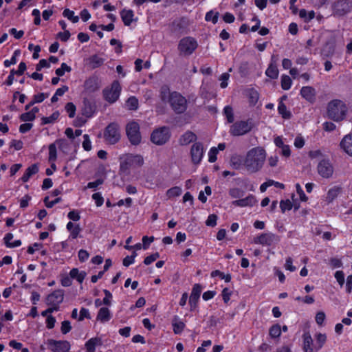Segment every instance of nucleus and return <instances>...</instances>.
<instances>
[{
	"label": "nucleus",
	"mask_w": 352,
	"mask_h": 352,
	"mask_svg": "<svg viewBox=\"0 0 352 352\" xmlns=\"http://www.w3.org/2000/svg\"><path fill=\"white\" fill-rule=\"evenodd\" d=\"M265 159V150L261 147H256L247 153L243 164L248 170L256 173L262 168Z\"/></svg>",
	"instance_id": "obj_1"
},
{
	"label": "nucleus",
	"mask_w": 352,
	"mask_h": 352,
	"mask_svg": "<svg viewBox=\"0 0 352 352\" xmlns=\"http://www.w3.org/2000/svg\"><path fill=\"white\" fill-rule=\"evenodd\" d=\"M160 97L163 101H168L173 110L177 113H182L186 110L187 100L181 94L170 92L169 89L164 87L161 89Z\"/></svg>",
	"instance_id": "obj_2"
},
{
	"label": "nucleus",
	"mask_w": 352,
	"mask_h": 352,
	"mask_svg": "<svg viewBox=\"0 0 352 352\" xmlns=\"http://www.w3.org/2000/svg\"><path fill=\"white\" fill-rule=\"evenodd\" d=\"M347 108L345 104L340 100L331 101L327 106V115L329 118L338 122L342 120L346 113Z\"/></svg>",
	"instance_id": "obj_3"
},
{
	"label": "nucleus",
	"mask_w": 352,
	"mask_h": 352,
	"mask_svg": "<svg viewBox=\"0 0 352 352\" xmlns=\"http://www.w3.org/2000/svg\"><path fill=\"white\" fill-rule=\"evenodd\" d=\"M198 47L197 41L192 36H185L178 43L177 50L184 56L191 55Z\"/></svg>",
	"instance_id": "obj_4"
},
{
	"label": "nucleus",
	"mask_w": 352,
	"mask_h": 352,
	"mask_svg": "<svg viewBox=\"0 0 352 352\" xmlns=\"http://www.w3.org/2000/svg\"><path fill=\"white\" fill-rule=\"evenodd\" d=\"M144 164V159L140 155L128 154L121 158L120 170L127 171L129 168L140 167Z\"/></svg>",
	"instance_id": "obj_5"
},
{
	"label": "nucleus",
	"mask_w": 352,
	"mask_h": 352,
	"mask_svg": "<svg viewBox=\"0 0 352 352\" xmlns=\"http://www.w3.org/2000/svg\"><path fill=\"white\" fill-rule=\"evenodd\" d=\"M122 87L118 80H114L103 90L104 98L109 103H113L118 100L121 93Z\"/></svg>",
	"instance_id": "obj_6"
},
{
	"label": "nucleus",
	"mask_w": 352,
	"mask_h": 352,
	"mask_svg": "<svg viewBox=\"0 0 352 352\" xmlns=\"http://www.w3.org/2000/svg\"><path fill=\"white\" fill-rule=\"evenodd\" d=\"M170 134L168 127L162 126L155 129L151 134V141L157 144H165L170 138Z\"/></svg>",
	"instance_id": "obj_7"
},
{
	"label": "nucleus",
	"mask_w": 352,
	"mask_h": 352,
	"mask_svg": "<svg viewBox=\"0 0 352 352\" xmlns=\"http://www.w3.org/2000/svg\"><path fill=\"white\" fill-rule=\"evenodd\" d=\"M126 131L131 143L134 145L138 144L141 141L140 126L136 122H130L126 126Z\"/></svg>",
	"instance_id": "obj_8"
},
{
	"label": "nucleus",
	"mask_w": 352,
	"mask_h": 352,
	"mask_svg": "<svg viewBox=\"0 0 352 352\" xmlns=\"http://www.w3.org/2000/svg\"><path fill=\"white\" fill-rule=\"evenodd\" d=\"M104 137L105 140L111 144L118 142L120 138V127L116 123L109 124L104 131Z\"/></svg>",
	"instance_id": "obj_9"
},
{
	"label": "nucleus",
	"mask_w": 352,
	"mask_h": 352,
	"mask_svg": "<svg viewBox=\"0 0 352 352\" xmlns=\"http://www.w3.org/2000/svg\"><path fill=\"white\" fill-rule=\"evenodd\" d=\"M205 150L202 143H194L190 151L191 162L195 165H198L201 163L204 155Z\"/></svg>",
	"instance_id": "obj_10"
},
{
	"label": "nucleus",
	"mask_w": 352,
	"mask_h": 352,
	"mask_svg": "<svg viewBox=\"0 0 352 352\" xmlns=\"http://www.w3.org/2000/svg\"><path fill=\"white\" fill-rule=\"evenodd\" d=\"M252 129V124L248 121H239L233 124L230 132L235 136L243 135L249 132Z\"/></svg>",
	"instance_id": "obj_11"
},
{
	"label": "nucleus",
	"mask_w": 352,
	"mask_h": 352,
	"mask_svg": "<svg viewBox=\"0 0 352 352\" xmlns=\"http://www.w3.org/2000/svg\"><path fill=\"white\" fill-rule=\"evenodd\" d=\"M47 346L52 352H68L70 350L71 344L67 340H48Z\"/></svg>",
	"instance_id": "obj_12"
},
{
	"label": "nucleus",
	"mask_w": 352,
	"mask_h": 352,
	"mask_svg": "<svg viewBox=\"0 0 352 352\" xmlns=\"http://www.w3.org/2000/svg\"><path fill=\"white\" fill-rule=\"evenodd\" d=\"M278 241V236L270 232L261 234L253 240L254 243L263 245H272Z\"/></svg>",
	"instance_id": "obj_13"
},
{
	"label": "nucleus",
	"mask_w": 352,
	"mask_h": 352,
	"mask_svg": "<svg viewBox=\"0 0 352 352\" xmlns=\"http://www.w3.org/2000/svg\"><path fill=\"white\" fill-rule=\"evenodd\" d=\"M275 146L279 149L280 155L285 158H289L292 155L291 146L285 142L282 136H276L274 138Z\"/></svg>",
	"instance_id": "obj_14"
},
{
	"label": "nucleus",
	"mask_w": 352,
	"mask_h": 352,
	"mask_svg": "<svg viewBox=\"0 0 352 352\" xmlns=\"http://www.w3.org/2000/svg\"><path fill=\"white\" fill-rule=\"evenodd\" d=\"M318 174L323 178H329L333 173V167L329 160L322 159L317 167Z\"/></svg>",
	"instance_id": "obj_15"
},
{
	"label": "nucleus",
	"mask_w": 352,
	"mask_h": 352,
	"mask_svg": "<svg viewBox=\"0 0 352 352\" xmlns=\"http://www.w3.org/2000/svg\"><path fill=\"white\" fill-rule=\"evenodd\" d=\"M63 300V292L61 290H56L48 295L46 302L53 307H58Z\"/></svg>",
	"instance_id": "obj_16"
},
{
	"label": "nucleus",
	"mask_w": 352,
	"mask_h": 352,
	"mask_svg": "<svg viewBox=\"0 0 352 352\" xmlns=\"http://www.w3.org/2000/svg\"><path fill=\"white\" fill-rule=\"evenodd\" d=\"M351 10V5L346 1H338L334 6V11L339 16L344 15Z\"/></svg>",
	"instance_id": "obj_17"
},
{
	"label": "nucleus",
	"mask_w": 352,
	"mask_h": 352,
	"mask_svg": "<svg viewBox=\"0 0 352 352\" xmlns=\"http://www.w3.org/2000/svg\"><path fill=\"white\" fill-rule=\"evenodd\" d=\"M340 146L348 155L352 157V134H347L342 139Z\"/></svg>",
	"instance_id": "obj_18"
},
{
	"label": "nucleus",
	"mask_w": 352,
	"mask_h": 352,
	"mask_svg": "<svg viewBox=\"0 0 352 352\" xmlns=\"http://www.w3.org/2000/svg\"><path fill=\"white\" fill-rule=\"evenodd\" d=\"M201 292L202 287L200 285L195 284L193 286L189 299V303L190 305L191 309H193L196 307Z\"/></svg>",
	"instance_id": "obj_19"
},
{
	"label": "nucleus",
	"mask_w": 352,
	"mask_h": 352,
	"mask_svg": "<svg viewBox=\"0 0 352 352\" xmlns=\"http://www.w3.org/2000/svg\"><path fill=\"white\" fill-rule=\"evenodd\" d=\"M102 345V339L99 337H94L89 339L85 344L86 352H95L96 348Z\"/></svg>",
	"instance_id": "obj_20"
},
{
	"label": "nucleus",
	"mask_w": 352,
	"mask_h": 352,
	"mask_svg": "<svg viewBox=\"0 0 352 352\" xmlns=\"http://www.w3.org/2000/svg\"><path fill=\"white\" fill-rule=\"evenodd\" d=\"M257 203L256 197L252 195H249L243 199H240L233 201V204L239 207L253 206Z\"/></svg>",
	"instance_id": "obj_21"
},
{
	"label": "nucleus",
	"mask_w": 352,
	"mask_h": 352,
	"mask_svg": "<svg viewBox=\"0 0 352 352\" xmlns=\"http://www.w3.org/2000/svg\"><path fill=\"white\" fill-rule=\"evenodd\" d=\"M120 16L124 24L126 26H129L133 21L136 19L134 17V12L130 9H123L120 12Z\"/></svg>",
	"instance_id": "obj_22"
},
{
	"label": "nucleus",
	"mask_w": 352,
	"mask_h": 352,
	"mask_svg": "<svg viewBox=\"0 0 352 352\" xmlns=\"http://www.w3.org/2000/svg\"><path fill=\"white\" fill-rule=\"evenodd\" d=\"M300 95L307 101L312 102L315 100L316 91L311 87L305 86L302 87L300 90Z\"/></svg>",
	"instance_id": "obj_23"
},
{
	"label": "nucleus",
	"mask_w": 352,
	"mask_h": 352,
	"mask_svg": "<svg viewBox=\"0 0 352 352\" xmlns=\"http://www.w3.org/2000/svg\"><path fill=\"white\" fill-rule=\"evenodd\" d=\"M278 69L276 66V61L272 57L271 63L265 71V75L272 79H276L278 76Z\"/></svg>",
	"instance_id": "obj_24"
},
{
	"label": "nucleus",
	"mask_w": 352,
	"mask_h": 352,
	"mask_svg": "<svg viewBox=\"0 0 352 352\" xmlns=\"http://www.w3.org/2000/svg\"><path fill=\"white\" fill-rule=\"evenodd\" d=\"M292 201L289 199L283 200L280 203V207L283 212L289 210L294 207L296 210L298 209L300 204L294 199V195L292 196Z\"/></svg>",
	"instance_id": "obj_25"
},
{
	"label": "nucleus",
	"mask_w": 352,
	"mask_h": 352,
	"mask_svg": "<svg viewBox=\"0 0 352 352\" xmlns=\"http://www.w3.org/2000/svg\"><path fill=\"white\" fill-rule=\"evenodd\" d=\"M226 148V144L225 143H220L218 144L217 147H212L210 151H208V161L211 163L214 162L217 157V154L219 151H223Z\"/></svg>",
	"instance_id": "obj_26"
},
{
	"label": "nucleus",
	"mask_w": 352,
	"mask_h": 352,
	"mask_svg": "<svg viewBox=\"0 0 352 352\" xmlns=\"http://www.w3.org/2000/svg\"><path fill=\"white\" fill-rule=\"evenodd\" d=\"M197 135L192 131H186L179 138V143L182 145H188L195 141Z\"/></svg>",
	"instance_id": "obj_27"
},
{
	"label": "nucleus",
	"mask_w": 352,
	"mask_h": 352,
	"mask_svg": "<svg viewBox=\"0 0 352 352\" xmlns=\"http://www.w3.org/2000/svg\"><path fill=\"white\" fill-rule=\"evenodd\" d=\"M13 234L12 233H8L5 235L3 238L4 243L7 248H14L19 247L21 245V240H15L12 241L13 239Z\"/></svg>",
	"instance_id": "obj_28"
},
{
	"label": "nucleus",
	"mask_w": 352,
	"mask_h": 352,
	"mask_svg": "<svg viewBox=\"0 0 352 352\" xmlns=\"http://www.w3.org/2000/svg\"><path fill=\"white\" fill-rule=\"evenodd\" d=\"M340 188L338 186H334L331 188H330L325 197L324 201L327 204H329L331 203L340 194Z\"/></svg>",
	"instance_id": "obj_29"
},
{
	"label": "nucleus",
	"mask_w": 352,
	"mask_h": 352,
	"mask_svg": "<svg viewBox=\"0 0 352 352\" xmlns=\"http://www.w3.org/2000/svg\"><path fill=\"white\" fill-rule=\"evenodd\" d=\"M172 325L173 331L175 334H180L185 327L184 322L178 316H175L173 318L172 320Z\"/></svg>",
	"instance_id": "obj_30"
},
{
	"label": "nucleus",
	"mask_w": 352,
	"mask_h": 352,
	"mask_svg": "<svg viewBox=\"0 0 352 352\" xmlns=\"http://www.w3.org/2000/svg\"><path fill=\"white\" fill-rule=\"evenodd\" d=\"M38 172V166L36 164H32L26 169L25 173L21 177V180L23 182H27L32 175L36 174Z\"/></svg>",
	"instance_id": "obj_31"
},
{
	"label": "nucleus",
	"mask_w": 352,
	"mask_h": 352,
	"mask_svg": "<svg viewBox=\"0 0 352 352\" xmlns=\"http://www.w3.org/2000/svg\"><path fill=\"white\" fill-rule=\"evenodd\" d=\"M312 344L313 340L311 335L309 333H305L303 334V349L305 352H314Z\"/></svg>",
	"instance_id": "obj_32"
},
{
	"label": "nucleus",
	"mask_w": 352,
	"mask_h": 352,
	"mask_svg": "<svg viewBox=\"0 0 352 352\" xmlns=\"http://www.w3.org/2000/svg\"><path fill=\"white\" fill-rule=\"evenodd\" d=\"M110 319L111 315L109 309L106 307L100 308L97 316V320L102 322H105Z\"/></svg>",
	"instance_id": "obj_33"
},
{
	"label": "nucleus",
	"mask_w": 352,
	"mask_h": 352,
	"mask_svg": "<svg viewBox=\"0 0 352 352\" xmlns=\"http://www.w3.org/2000/svg\"><path fill=\"white\" fill-rule=\"evenodd\" d=\"M69 276L72 278H75L78 282L82 283L86 277V273L84 271L80 272L77 268H73L69 272Z\"/></svg>",
	"instance_id": "obj_34"
},
{
	"label": "nucleus",
	"mask_w": 352,
	"mask_h": 352,
	"mask_svg": "<svg viewBox=\"0 0 352 352\" xmlns=\"http://www.w3.org/2000/svg\"><path fill=\"white\" fill-rule=\"evenodd\" d=\"M278 113L284 118L289 119L290 118L292 114L291 112L287 110V107L282 101H279L278 106Z\"/></svg>",
	"instance_id": "obj_35"
},
{
	"label": "nucleus",
	"mask_w": 352,
	"mask_h": 352,
	"mask_svg": "<svg viewBox=\"0 0 352 352\" xmlns=\"http://www.w3.org/2000/svg\"><path fill=\"white\" fill-rule=\"evenodd\" d=\"M299 16L305 22H309L315 17L314 11L311 10L307 12V10L302 9L299 11Z\"/></svg>",
	"instance_id": "obj_36"
},
{
	"label": "nucleus",
	"mask_w": 352,
	"mask_h": 352,
	"mask_svg": "<svg viewBox=\"0 0 352 352\" xmlns=\"http://www.w3.org/2000/svg\"><path fill=\"white\" fill-rule=\"evenodd\" d=\"M138 100L135 96H131L126 102V107L129 110H136L138 108Z\"/></svg>",
	"instance_id": "obj_37"
},
{
	"label": "nucleus",
	"mask_w": 352,
	"mask_h": 352,
	"mask_svg": "<svg viewBox=\"0 0 352 352\" xmlns=\"http://www.w3.org/2000/svg\"><path fill=\"white\" fill-rule=\"evenodd\" d=\"M305 137L301 133H298L294 138V146L296 148L300 149L305 145Z\"/></svg>",
	"instance_id": "obj_38"
},
{
	"label": "nucleus",
	"mask_w": 352,
	"mask_h": 352,
	"mask_svg": "<svg viewBox=\"0 0 352 352\" xmlns=\"http://www.w3.org/2000/svg\"><path fill=\"white\" fill-rule=\"evenodd\" d=\"M63 15L64 17L67 18L72 23H77L79 21V17L74 14V12L70 10L69 9H65L63 12Z\"/></svg>",
	"instance_id": "obj_39"
},
{
	"label": "nucleus",
	"mask_w": 352,
	"mask_h": 352,
	"mask_svg": "<svg viewBox=\"0 0 352 352\" xmlns=\"http://www.w3.org/2000/svg\"><path fill=\"white\" fill-rule=\"evenodd\" d=\"M280 84H281V87L283 89L288 90L292 87V80L289 76L282 75Z\"/></svg>",
	"instance_id": "obj_40"
},
{
	"label": "nucleus",
	"mask_w": 352,
	"mask_h": 352,
	"mask_svg": "<svg viewBox=\"0 0 352 352\" xmlns=\"http://www.w3.org/2000/svg\"><path fill=\"white\" fill-rule=\"evenodd\" d=\"M317 349H321L327 341V336L325 333H318L315 336Z\"/></svg>",
	"instance_id": "obj_41"
},
{
	"label": "nucleus",
	"mask_w": 352,
	"mask_h": 352,
	"mask_svg": "<svg viewBox=\"0 0 352 352\" xmlns=\"http://www.w3.org/2000/svg\"><path fill=\"white\" fill-rule=\"evenodd\" d=\"M182 190L179 186H174L168 189L166 192V196L170 199L179 196L182 194Z\"/></svg>",
	"instance_id": "obj_42"
},
{
	"label": "nucleus",
	"mask_w": 352,
	"mask_h": 352,
	"mask_svg": "<svg viewBox=\"0 0 352 352\" xmlns=\"http://www.w3.org/2000/svg\"><path fill=\"white\" fill-rule=\"evenodd\" d=\"M218 18L219 12L210 10L206 13L205 20L206 21H211L213 24H215L218 21Z\"/></svg>",
	"instance_id": "obj_43"
},
{
	"label": "nucleus",
	"mask_w": 352,
	"mask_h": 352,
	"mask_svg": "<svg viewBox=\"0 0 352 352\" xmlns=\"http://www.w3.org/2000/svg\"><path fill=\"white\" fill-rule=\"evenodd\" d=\"M270 336L272 338H278L281 334V327L279 324H276L273 325L270 329L269 331Z\"/></svg>",
	"instance_id": "obj_44"
},
{
	"label": "nucleus",
	"mask_w": 352,
	"mask_h": 352,
	"mask_svg": "<svg viewBox=\"0 0 352 352\" xmlns=\"http://www.w3.org/2000/svg\"><path fill=\"white\" fill-rule=\"evenodd\" d=\"M57 157L56 146L52 144L49 146V161L54 162Z\"/></svg>",
	"instance_id": "obj_45"
},
{
	"label": "nucleus",
	"mask_w": 352,
	"mask_h": 352,
	"mask_svg": "<svg viewBox=\"0 0 352 352\" xmlns=\"http://www.w3.org/2000/svg\"><path fill=\"white\" fill-rule=\"evenodd\" d=\"M230 76L229 73H223L219 76V80L221 82L220 87L222 89H225L228 87Z\"/></svg>",
	"instance_id": "obj_46"
},
{
	"label": "nucleus",
	"mask_w": 352,
	"mask_h": 352,
	"mask_svg": "<svg viewBox=\"0 0 352 352\" xmlns=\"http://www.w3.org/2000/svg\"><path fill=\"white\" fill-rule=\"evenodd\" d=\"M59 115L60 114L58 111L54 112L50 116L43 118L42 122L44 124L53 123L58 118Z\"/></svg>",
	"instance_id": "obj_47"
},
{
	"label": "nucleus",
	"mask_w": 352,
	"mask_h": 352,
	"mask_svg": "<svg viewBox=\"0 0 352 352\" xmlns=\"http://www.w3.org/2000/svg\"><path fill=\"white\" fill-rule=\"evenodd\" d=\"M71 70L72 68L69 66H68L66 63H63L60 65V67L56 70V74L58 76H62L65 74V72H69Z\"/></svg>",
	"instance_id": "obj_48"
},
{
	"label": "nucleus",
	"mask_w": 352,
	"mask_h": 352,
	"mask_svg": "<svg viewBox=\"0 0 352 352\" xmlns=\"http://www.w3.org/2000/svg\"><path fill=\"white\" fill-rule=\"evenodd\" d=\"M224 115L226 116L228 122L231 123L234 121L233 110L231 107L226 106L223 109Z\"/></svg>",
	"instance_id": "obj_49"
},
{
	"label": "nucleus",
	"mask_w": 352,
	"mask_h": 352,
	"mask_svg": "<svg viewBox=\"0 0 352 352\" xmlns=\"http://www.w3.org/2000/svg\"><path fill=\"white\" fill-rule=\"evenodd\" d=\"M19 51H15L10 60L7 59L4 61L3 64L5 67H9L10 65L16 64L17 62L16 57L19 56Z\"/></svg>",
	"instance_id": "obj_50"
},
{
	"label": "nucleus",
	"mask_w": 352,
	"mask_h": 352,
	"mask_svg": "<svg viewBox=\"0 0 352 352\" xmlns=\"http://www.w3.org/2000/svg\"><path fill=\"white\" fill-rule=\"evenodd\" d=\"M65 109L69 118L74 117L76 109V106L72 102H68L65 105Z\"/></svg>",
	"instance_id": "obj_51"
},
{
	"label": "nucleus",
	"mask_w": 352,
	"mask_h": 352,
	"mask_svg": "<svg viewBox=\"0 0 352 352\" xmlns=\"http://www.w3.org/2000/svg\"><path fill=\"white\" fill-rule=\"evenodd\" d=\"M295 187H296V192H297V194L299 196L300 200L301 201H304V202L307 201V199H308V197L305 194V192H304L302 187L300 186V185L299 184H296L295 185Z\"/></svg>",
	"instance_id": "obj_52"
},
{
	"label": "nucleus",
	"mask_w": 352,
	"mask_h": 352,
	"mask_svg": "<svg viewBox=\"0 0 352 352\" xmlns=\"http://www.w3.org/2000/svg\"><path fill=\"white\" fill-rule=\"evenodd\" d=\"M244 192L239 188H232L229 190V195L232 198H239L242 197Z\"/></svg>",
	"instance_id": "obj_53"
},
{
	"label": "nucleus",
	"mask_w": 352,
	"mask_h": 352,
	"mask_svg": "<svg viewBox=\"0 0 352 352\" xmlns=\"http://www.w3.org/2000/svg\"><path fill=\"white\" fill-rule=\"evenodd\" d=\"M334 277L336 279V280L338 283V284L341 287H342L344 283V272L342 271H340V270L336 271L335 274H334Z\"/></svg>",
	"instance_id": "obj_54"
},
{
	"label": "nucleus",
	"mask_w": 352,
	"mask_h": 352,
	"mask_svg": "<svg viewBox=\"0 0 352 352\" xmlns=\"http://www.w3.org/2000/svg\"><path fill=\"white\" fill-rule=\"evenodd\" d=\"M82 144L85 151H89L91 149V142L88 135L85 134L83 135V142Z\"/></svg>",
	"instance_id": "obj_55"
},
{
	"label": "nucleus",
	"mask_w": 352,
	"mask_h": 352,
	"mask_svg": "<svg viewBox=\"0 0 352 352\" xmlns=\"http://www.w3.org/2000/svg\"><path fill=\"white\" fill-rule=\"evenodd\" d=\"M36 118V116L33 114V113L26 112L22 113L20 116V119L23 122H30L33 121Z\"/></svg>",
	"instance_id": "obj_56"
},
{
	"label": "nucleus",
	"mask_w": 352,
	"mask_h": 352,
	"mask_svg": "<svg viewBox=\"0 0 352 352\" xmlns=\"http://www.w3.org/2000/svg\"><path fill=\"white\" fill-rule=\"evenodd\" d=\"M154 239H154L153 236H150V237H148L147 236H143V238H142V248L144 250L148 249V247L150 246L151 243L152 242H153Z\"/></svg>",
	"instance_id": "obj_57"
},
{
	"label": "nucleus",
	"mask_w": 352,
	"mask_h": 352,
	"mask_svg": "<svg viewBox=\"0 0 352 352\" xmlns=\"http://www.w3.org/2000/svg\"><path fill=\"white\" fill-rule=\"evenodd\" d=\"M92 199L95 201L96 205L98 207L101 206L104 203V199L99 192L93 194Z\"/></svg>",
	"instance_id": "obj_58"
},
{
	"label": "nucleus",
	"mask_w": 352,
	"mask_h": 352,
	"mask_svg": "<svg viewBox=\"0 0 352 352\" xmlns=\"http://www.w3.org/2000/svg\"><path fill=\"white\" fill-rule=\"evenodd\" d=\"M56 322V318L54 316L52 315L47 316L45 321L47 328L49 329H53L55 326Z\"/></svg>",
	"instance_id": "obj_59"
},
{
	"label": "nucleus",
	"mask_w": 352,
	"mask_h": 352,
	"mask_svg": "<svg viewBox=\"0 0 352 352\" xmlns=\"http://www.w3.org/2000/svg\"><path fill=\"white\" fill-rule=\"evenodd\" d=\"M217 215L214 214H210L206 221V224L208 226L214 227L217 225Z\"/></svg>",
	"instance_id": "obj_60"
},
{
	"label": "nucleus",
	"mask_w": 352,
	"mask_h": 352,
	"mask_svg": "<svg viewBox=\"0 0 352 352\" xmlns=\"http://www.w3.org/2000/svg\"><path fill=\"white\" fill-rule=\"evenodd\" d=\"M81 231V229L80 228V226L78 224L76 225V227L74 229H72V230L69 231V239H76L80 232Z\"/></svg>",
	"instance_id": "obj_61"
},
{
	"label": "nucleus",
	"mask_w": 352,
	"mask_h": 352,
	"mask_svg": "<svg viewBox=\"0 0 352 352\" xmlns=\"http://www.w3.org/2000/svg\"><path fill=\"white\" fill-rule=\"evenodd\" d=\"M71 329L72 326L69 321L65 320L61 323L60 330L63 334H66L69 332Z\"/></svg>",
	"instance_id": "obj_62"
},
{
	"label": "nucleus",
	"mask_w": 352,
	"mask_h": 352,
	"mask_svg": "<svg viewBox=\"0 0 352 352\" xmlns=\"http://www.w3.org/2000/svg\"><path fill=\"white\" fill-rule=\"evenodd\" d=\"M329 265L332 268H339L342 266V262L338 258H332L329 261Z\"/></svg>",
	"instance_id": "obj_63"
},
{
	"label": "nucleus",
	"mask_w": 352,
	"mask_h": 352,
	"mask_svg": "<svg viewBox=\"0 0 352 352\" xmlns=\"http://www.w3.org/2000/svg\"><path fill=\"white\" fill-rule=\"evenodd\" d=\"M232 292L228 288H224L222 291V298L224 302L228 303L230 299Z\"/></svg>",
	"instance_id": "obj_64"
}]
</instances>
